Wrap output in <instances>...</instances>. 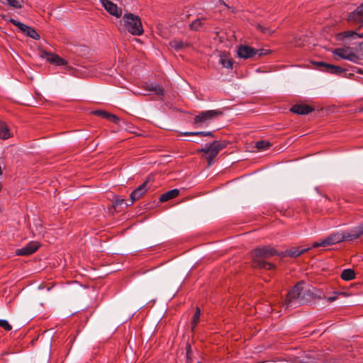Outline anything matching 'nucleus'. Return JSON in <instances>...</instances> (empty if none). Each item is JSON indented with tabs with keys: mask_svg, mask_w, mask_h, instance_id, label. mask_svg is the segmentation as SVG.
<instances>
[{
	"mask_svg": "<svg viewBox=\"0 0 363 363\" xmlns=\"http://www.w3.org/2000/svg\"><path fill=\"white\" fill-rule=\"evenodd\" d=\"M348 20L356 23H363V4L349 15Z\"/></svg>",
	"mask_w": 363,
	"mask_h": 363,
	"instance_id": "dca6fc26",
	"label": "nucleus"
},
{
	"mask_svg": "<svg viewBox=\"0 0 363 363\" xmlns=\"http://www.w3.org/2000/svg\"><path fill=\"white\" fill-rule=\"evenodd\" d=\"M303 282H298L296 284L294 288L287 294V296L284 302L283 303V306L286 307V308L289 307H292L295 306L297 303H300L303 297L302 296L303 292Z\"/></svg>",
	"mask_w": 363,
	"mask_h": 363,
	"instance_id": "20e7f679",
	"label": "nucleus"
},
{
	"mask_svg": "<svg viewBox=\"0 0 363 363\" xmlns=\"http://www.w3.org/2000/svg\"><path fill=\"white\" fill-rule=\"evenodd\" d=\"M358 73L363 74V69H359Z\"/></svg>",
	"mask_w": 363,
	"mask_h": 363,
	"instance_id": "58836bf2",
	"label": "nucleus"
},
{
	"mask_svg": "<svg viewBox=\"0 0 363 363\" xmlns=\"http://www.w3.org/2000/svg\"><path fill=\"white\" fill-rule=\"evenodd\" d=\"M1 188H2V186H1V184L0 183V191L1 190Z\"/></svg>",
	"mask_w": 363,
	"mask_h": 363,
	"instance_id": "ea45409f",
	"label": "nucleus"
},
{
	"mask_svg": "<svg viewBox=\"0 0 363 363\" xmlns=\"http://www.w3.org/2000/svg\"><path fill=\"white\" fill-rule=\"evenodd\" d=\"M0 327L6 331H10L12 329V326L6 320H0Z\"/></svg>",
	"mask_w": 363,
	"mask_h": 363,
	"instance_id": "2f4dec72",
	"label": "nucleus"
},
{
	"mask_svg": "<svg viewBox=\"0 0 363 363\" xmlns=\"http://www.w3.org/2000/svg\"><path fill=\"white\" fill-rule=\"evenodd\" d=\"M186 354H187V355L189 354V350H187V351H186Z\"/></svg>",
	"mask_w": 363,
	"mask_h": 363,
	"instance_id": "a19ab883",
	"label": "nucleus"
},
{
	"mask_svg": "<svg viewBox=\"0 0 363 363\" xmlns=\"http://www.w3.org/2000/svg\"><path fill=\"white\" fill-rule=\"evenodd\" d=\"M341 278L345 281H350L355 278V272L353 269H346L342 272Z\"/></svg>",
	"mask_w": 363,
	"mask_h": 363,
	"instance_id": "b1692460",
	"label": "nucleus"
},
{
	"mask_svg": "<svg viewBox=\"0 0 363 363\" xmlns=\"http://www.w3.org/2000/svg\"><path fill=\"white\" fill-rule=\"evenodd\" d=\"M291 111L299 115L308 114L313 111V108L307 104H296L291 108Z\"/></svg>",
	"mask_w": 363,
	"mask_h": 363,
	"instance_id": "f3484780",
	"label": "nucleus"
},
{
	"mask_svg": "<svg viewBox=\"0 0 363 363\" xmlns=\"http://www.w3.org/2000/svg\"><path fill=\"white\" fill-rule=\"evenodd\" d=\"M13 136V133L9 126L4 122L0 123V138L6 140Z\"/></svg>",
	"mask_w": 363,
	"mask_h": 363,
	"instance_id": "a211bd4d",
	"label": "nucleus"
},
{
	"mask_svg": "<svg viewBox=\"0 0 363 363\" xmlns=\"http://www.w3.org/2000/svg\"><path fill=\"white\" fill-rule=\"evenodd\" d=\"M220 114H221L220 111L215 110L203 111L194 118V123L200 125L210 121L211 119Z\"/></svg>",
	"mask_w": 363,
	"mask_h": 363,
	"instance_id": "6e6552de",
	"label": "nucleus"
},
{
	"mask_svg": "<svg viewBox=\"0 0 363 363\" xmlns=\"http://www.w3.org/2000/svg\"><path fill=\"white\" fill-rule=\"evenodd\" d=\"M238 55L244 59L250 58L256 56V49L247 45H241L238 48Z\"/></svg>",
	"mask_w": 363,
	"mask_h": 363,
	"instance_id": "2eb2a0df",
	"label": "nucleus"
},
{
	"mask_svg": "<svg viewBox=\"0 0 363 363\" xmlns=\"http://www.w3.org/2000/svg\"><path fill=\"white\" fill-rule=\"evenodd\" d=\"M206 20V18H198L190 24V29L193 30H199L203 26V21Z\"/></svg>",
	"mask_w": 363,
	"mask_h": 363,
	"instance_id": "a878e982",
	"label": "nucleus"
},
{
	"mask_svg": "<svg viewBox=\"0 0 363 363\" xmlns=\"http://www.w3.org/2000/svg\"><path fill=\"white\" fill-rule=\"evenodd\" d=\"M257 27L259 30H261L264 34L271 35L274 33V30L265 28L259 24H258Z\"/></svg>",
	"mask_w": 363,
	"mask_h": 363,
	"instance_id": "473e14b6",
	"label": "nucleus"
},
{
	"mask_svg": "<svg viewBox=\"0 0 363 363\" xmlns=\"http://www.w3.org/2000/svg\"><path fill=\"white\" fill-rule=\"evenodd\" d=\"M1 211H2V209H1V208L0 207V213L1 212Z\"/></svg>",
	"mask_w": 363,
	"mask_h": 363,
	"instance_id": "79ce46f5",
	"label": "nucleus"
},
{
	"mask_svg": "<svg viewBox=\"0 0 363 363\" xmlns=\"http://www.w3.org/2000/svg\"><path fill=\"white\" fill-rule=\"evenodd\" d=\"M41 57L45 58L48 62L57 65H67V61L59 55L48 52H42Z\"/></svg>",
	"mask_w": 363,
	"mask_h": 363,
	"instance_id": "4468645a",
	"label": "nucleus"
},
{
	"mask_svg": "<svg viewBox=\"0 0 363 363\" xmlns=\"http://www.w3.org/2000/svg\"><path fill=\"white\" fill-rule=\"evenodd\" d=\"M345 235L344 231L341 233H335L325 239L321 240L320 242H315L312 244V247H328L342 241H346V238H345Z\"/></svg>",
	"mask_w": 363,
	"mask_h": 363,
	"instance_id": "39448f33",
	"label": "nucleus"
},
{
	"mask_svg": "<svg viewBox=\"0 0 363 363\" xmlns=\"http://www.w3.org/2000/svg\"><path fill=\"white\" fill-rule=\"evenodd\" d=\"M10 22L16 26L18 28H19L23 33L29 36L30 38L34 40L40 39L39 34L35 31V30L23 23H21L15 19H11Z\"/></svg>",
	"mask_w": 363,
	"mask_h": 363,
	"instance_id": "0eeeda50",
	"label": "nucleus"
},
{
	"mask_svg": "<svg viewBox=\"0 0 363 363\" xmlns=\"http://www.w3.org/2000/svg\"><path fill=\"white\" fill-rule=\"evenodd\" d=\"M200 315H201L200 308L199 307H196V311H195V313L194 315L192 322H191V326H192L191 330H194V328L196 327L198 323L199 322Z\"/></svg>",
	"mask_w": 363,
	"mask_h": 363,
	"instance_id": "bb28decb",
	"label": "nucleus"
},
{
	"mask_svg": "<svg viewBox=\"0 0 363 363\" xmlns=\"http://www.w3.org/2000/svg\"><path fill=\"white\" fill-rule=\"evenodd\" d=\"M271 146V143L268 141L265 140H260L257 142L256 143V147L259 150H265L268 149Z\"/></svg>",
	"mask_w": 363,
	"mask_h": 363,
	"instance_id": "cd10ccee",
	"label": "nucleus"
},
{
	"mask_svg": "<svg viewBox=\"0 0 363 363\" xmlns=\"http://www.w3.org/2000/svg\"><path fill=\"white\" fill-rule=\"evenodd\" d=\"M333 54L342 59L347 60L353 62H357L359 60V57L352 51V48L350 47L337 48L333 51Z\"/></svg>",
	"mask_w": 363,
	"mask_h": 363,
	"instance_id": "423d86ee",
	"label": "nucleus"
},
{
	"mask_svg": "<svg viewBox=\"0 0 363 363\" xmlns=\"http://www.w3.org/2000/svg\"><path fill=\"white\" fill-rule=\"evenodd\" d=\"M8 4L14 9H21L22 7V1L20 0H6Z\"/></svg>",
	"mask_w": 363,
	"mask_h": 363,
	"instance_id": "c756f323",
	"label": "nucleus"
},
{
	"mask_svg": "<svg viewBox=\"0 0 363 363\" xmlns=\"http://www.w3.org/2000/svg\"><path fill=\"white\" fill-rule=\"evenodd\" d=\"M147 189V182L146 181L131 193V201L130 205H132L135 201L140 199L145 194Z\"/></svg>",
	"mask_w": 363,
	"mask_h": 363,
	"instance_id": "ddd939ff",
	"label": "nucleus"
},
{
	"mask_svg": "<svg viewBox=\"0 0 363 363\" xmlns=\"http://www.w3.org/2000/svg\"><path fill=\"white\" fill-rule=\"evenodd\" d=\"M123 204H125L126 206H130V203H126L125 200L123 199L116 198L113 202V206L115 209H117V208L122 206Z\"/></svg>",
	"mask_w": 363,
	"mask_h": 363,
	"instance_id": "7c9ffc66",
	"label": "nucleus"
},
{
	"mask_svg": "<svg viewBox=\"0 0 363 363\" xmlns=\"http://www.w3.org/2000/svg\"><path fill=\"white\" fill-rule=\"evenodd\" d=\"M267 50H263V49H259L256 50V55H258V57H262L263 55H265L267 54Z\"/></svg>",
	"mask_w": 363,
	"mask_h": 363,
	"instance_id": "c9c22d12",
	"label": "nucleus"
},
{
	"mask_svg": "<svg viewBox=\"0 0 363 363\" xmlns=\"http://www.w3.org/2000/svg\"><path fill=\"white\" fill-rule=\"evenodd\" d=\"M346 241H352L363 235V223L354 227L349 231H344Z\"/></svg>",
	"mask_w": 363,
	"mask_h": 363,
	"instance_id": "f8f14e48",
	"label": "nucleus"
},
{
	"mask_svg": "<svg viewBox=\"0 0 363 363\" xmlns=\"http://www.w3.org/2000/svg\"><path fill=\"white\" fill-rule=\"evenodd\" d=\"M184 135H200V136H213L211 132H184L182 133Z\"/></svg>",
	"mask_w": 363,
	"mask_h": 363,
	"instance_id": "c85d7f7f",
	"label": "nucleus"
},
{
	"mask_svg": "<svg viewBox=\"0 0 363 363\" xmlns=\"http://www.w3.org/2000/svg\"><path fill=\"white\" fill-rule=\"evenodd\" d=\"M40 245L38 242L31 241L28 242L25 247L16 250V255L18 256H28L37 251Z\"/></svg>",
	"mask_w": 363,
	"mask_h": 363,
	"instance_id": "9d476101",
	"label": "nucleus"
},
{
	"mask_svg": "<svg viewBox=\"0 0 363 363\" xmlns=\"http://www.w3.org/2000/svg\"><path fill=\"white\" fill-rule=\"evenodd\" d=\"M169 45L174 50H179L185 47H189L190 45L189 43H184L183 41L181 40H174L170 41Z\"/></svg>",
	"mask_w": 363,
	"mask_h": 363,
	"instance_id": "393cba45",
	"label": "nucleus"
},
{
	"mask_svg": "<svg viewBox=\"0 0 363 363\" xmlns=\"http://www.w3.org/2000/svg\"><path fill=\"white\" fill-rule=\"evenodd\" d=\"M315 65L319 69L331 74H341L345 72V69L340 66L328 64L323 62H317Z\"/></svg>",
	"mask_w": 363,
	"mask_h": 363,
	"instance_id": "1a4fd4ad",
	"label": "nucleus"
},
{
	"mask_svg": "<svg viewBox=\"0 0 363 363\" xmlns=\"http://www.w3.org/2000/svg\"><path fill=\"white\" fill-rule=\"evenodd\" d=\"M360 48H363V41L359 44Z\"/></svg>",
	"mask_w": 363,
	"mask_h": 363,
	"instance_id": "4c0bfd02",
	"label": "nucleus"
},
{
	"mask_svg": "<svg viewBox=\"0 0 363 363\" xmlns=\"http://www.w3.org/2000/svg\"><path fill=\"white\" fill-rule=\"evenodd\" d=\"M146 89L149 91L153 92L155 94L161 96L164 94V89L157 84H151L147 86Z\"/></svg>",
	"mask_w": 363,
	"mask_h": 363,
	"instance_id": "5701e85b",
	"label": "nucleus"
},
{
	"mask_svg": "<svg viewBox=\"0 0 363 363\" xmlns=\"http://www.w3.org/2000/svg\"><path fill=\"white\" fill-rule=\"evenodd\" d=\"M340 35L342 36L343 38H349L351 40H355L363 38V32L357 33V31L354 30L345 31L341 33Z\"/></svg>",
	"mask_w": 363,
	"mask_h": 363,
	"instance_id": "412c9836",
	"label": "nucleus"
},
{
	"mask_svg": "<svg viewBox=\"0 0 363 363\" xmlns=\"http://www.w3.org/2000/svg\"><path fill=\"white\" fill-rule=\"evenodd\" d=\"M220 63L223 67L227 69H232L233 65V60L225 53L222 52L220 55Z\"/></svg>",
	"mask_w": 363,
	"mask_h": 363,
	"instance_id": "aec40b11",
	"label": "nucleus"
},
{
	"mask_svg": "<svg viewBox=\"0 0 363 363\" xmlns=\"http://www.w3.org/2000/svg\"><path fill=\"white\" fill-rule=\"evenodd\" d=\"M104 9L108 12L111 15L114 16L117 18L121 16V11L117 6V5L109 0H99Z\"/></svg>",
	"mask_w": 363,
	"mask_h": 363,
	"instance_id": "9b49d317",
	"label": "nucleus"
},
{
	"mask_svg": "<svg viewBox=\"0 0 363 363\" xmlns=\"http://www.w3.org/2000/svg\"><path fill=\"white\" fill-rule=\"evenodd\" d=\"M179 194V191L177 189L169 190L162 194L160 197V202H166L170 199H174Z\"/></svg>",
	"mask_w": 363,
	"mask_h": 363,
	"instance_id": "6ab92c4d",
	"label": "nucleus"
},
{
	"mask_svg": "<svg viewBox=\"0 0 363 363\" xmlns=\"http://www.w3.org/2000/svg\"><path fill=\"white\" fill-rule=\"evenodd\" d=\"M309 248H305V249H299V247H294L289 250H287L284 252V255L289 256L291 257H296L303 253L304 252L308 251Z\"/></svg>",
	"mask_w": 363,
	"mask_h": 363,
	"instance_id": "4be33fe9",
	"label": "nucleus"
},
{
	"mask_svg": "<svg viewBox=\"0 0 363 363\" xmlns=\"http://www.w3.org/2000/svg\"><path fill=\"white\" fill-rule=\"evenodd\" d=\"M228 143L225 140H215L209 145H206L205 147L199 150L198 152H204L207 156L208 166L212 164L213 159L217 156L220 150L227 147Z\"/></svg>",
	"mask_w": 363,
	"mask_h": 363,
	"instance_id": "7ed1b4c3",
	"label": "nucleus"
},
{
	"mask_svg": "<svg viewBox=\"0 0 363 363\" xmlns=\"http://www.w3.org/2000/svg\"><path fill=\"white\" fill-rule=\"evenodd\" d=\"M106 119H108V120H109V121H112V122H113L115 123H118V121H119V118L116 116L113 115V114L109 113H108V116L106 118Z\"/></svg>",
	"mask_w": 363,
	"mask_h": 363,
	"instance_id": "f704fd0d",
	"label": "nucleus"
},
{
	"mask_svg": "<svg viewBox=\"0 0 363 363\" xmlns=\"http://www.w3.org/2000/svg\"><path fill=\"white\" fill-rule=\"evenodd\" d=\"M94 113L95 115H97L99 116H101L103 118H106L108 116V113L102 110H96L94 111Z\"/></svg>",
	"mask_w": 363,
	"mask_h": 363,
	"instance_id": "72a5a7b5",
	"label": "nucleus"
},
{
	"mask_svg": "<svg viewBox=\"0 0 363 363\" xmlns=\"http://www.w3.org/2000/svg\"><path fill=\"white\" fill-rule=\"evenodd\" d=\"M277 255V250L270 247L257 248L252 253L253 267L265 269H275V265L267 259Z\"/></svg>",
	"mask_w": 363,
	"mask_h": 363,
	"instance_id": "f257e3e1",
	"label": "nucleus"
},
{
	"mask_svg": "<svg viewBox=\"0 0 363 363\" xmlns=\"http://www.w3.org/2000/svg\"><path fill=\"white\" fill-rule=\"evenodd\" d=\"M125 29L133 35H140L143 33V28L140 18L133 13L123 16Z\"/></svg>",
	"mask_w": 363,
	"mask_h": 363,
	"instance_id": "f03ea898",
	"label": "nucleus"
},
{
	"mask_svg": "<svg viewBox=\"0 0 363 363\" xmlns=\"http://www.w3.org/2000/svg\"><path fill=\"white\" fill-rule=\"evenodd\" d=\"M336 298H337V296H330V297H328V298H327V301H328V302H333V301H334L335 300H336Z\"/></svg>",
	"mask_w": 363,
	"mask_h": 363,
	"instance_id": "e433bc0d",
	"label": "nucleus"
}]
</instances>
